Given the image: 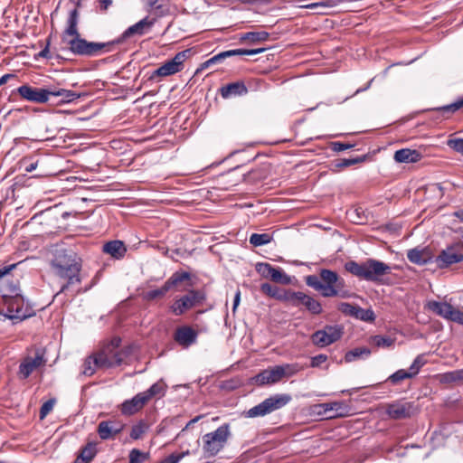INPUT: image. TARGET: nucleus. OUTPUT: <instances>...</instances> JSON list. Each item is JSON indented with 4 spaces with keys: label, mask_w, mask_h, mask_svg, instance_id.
<instances>
[{
    "label": "nucleus",
    "mask_w": 463,
    "mask_h": 463,
    "mask_svg": "<svg viewBox=\"0 0 463 463\" xmlns=\"http://www.w3.org/2000/svg\"><path fill=\"white\" fill-rule=\"evenodd\" d=\"M51 267L56 277L66 281L57 295L65 292L71 286L81 283V260L72 250H57L51 261Z\"/></svg>",
    "instance_id": "obj_1"
},
{
    "label": "nucleus",
    "mask_w": 463,
    "mask_h": 463,
    "mask_svg": "<svg viewBox=\"0 0 463 463\" xmlns=\"http://www.w3.org/2000/svg\"><path fill=\"white\" fill-rule=\"evenodd\" d=\"M306 283L325 298L340 297L348 298L349 293L345 289V283L343 278L331 269H322L319 277L309 275L306 278Z\"/></svg>",
    "instance_id": "obj_2"
},
{
    "label": "nucleus",
    "mask_w": 463,
    "mask_h": 463,
    "mask_svg": "<svg viewBox=\"0 0 463 463\" xmlns=\"http://www.w3.org/2000/svg\"><path fill=\"white\" fill-rule=\"evenodd\" d=\"M345 269L359 279L376 283L382 282V278L390 274L392 269L388 264L374 259H368L362 263L349 260L345 264Z\"/></svg>",
    "instance_id": "obj_3"
},
{
    "label": "nucleus",
    "mask_w": 463,
    "mask_h": 463,
    "mask_svg": "<svg viewBox=\"0 0 463 463\" xmlns=\"http://www.w3.org/2000/svg\"><path fill=\"white\" fill-rule=\"evenodd\" d=\"M230 437L231 429L229 423H224L214 431L204 434L203 436V452L209 457L217 455L225 447Z\"/></svg>",
    "instance_id": "obj_4"
},
{
    "label": "nucleus",
    "mask_w": 463,
    "mask_h": 463,
    "mask_svg": "<svg viewBox=\"0 0 463 463\" xmlns=\"http://www.w3.org/2000/svg\"><path fill=\"white\" fill-rule=\"evenodd\" d=\"M65 43L72 53L86 56H94L101 52H110L113 46V43L87 42L80 36L71 38Z\"/></svg>",
    "instance_id": "obj_5"
},
{
    "label": "nucleus",
    "mask_w": 463,
    "mask_h": 463,
    "mask_svg": "<svg viewBox=\"0 0 463 463\" xmlns=\"http://www.w3.org/2000/svg\"><path fill=\"white\" fill-rule=\"evenodd\" d=\"M291 401L289 394H275L245 411L248 418L262 417L286 406Z\"/></svg>",
    "instance_id": "obj_6"
},
{
    "label": "nucleus",
    "mask_w": 463,
    "mask_h": 463,
    "mask_svg": "<svg viewBox=\"0 0 463 463\" xmlns=\"http://www.w3.org/2000/svg\"><path fill=\"white\" fill-rule=\"evenodd\" d=\"M205 300L202 290H190L186 295L175 299L170 306V311L175 316H182L186 311L200 306Z\"/></svg>",
    "instance_id": "obj_7"
},
{
    "label": "nucleus",
    "mask_w": 463,
    "mask_h": 463,
    "mask_svg": "<svg viewBox=\"0 0 463 463\" xmlns=\"http://www.w3.org/2000/svg\"><path fill=\"white\" fill-rule=\"evenodd\" d=\"M342 335L343 327L341 326H326L323 329L312 334L311 340L315 345L326 347L339 340Z\"/></svg>",
    "instance_id": "obj_8"
},
{
    "label": "nucleus",
    "mask_w": 463,
    "mask_h": 463,
    "mask_svg": "<svg viewBox=\"0 0 463 463\" xmlns=\"http://www.w3.org/2000/svg\"><path fill=\"white\" fill-rule=\"evenodd\" d=\"M97 356L101 369H108L120 365L126 355L124 352L115 349L113 345H106L97 353Z\"/></svg>",
    "instance_id": "obj_9"
},
{
    "label": "nucleus",
    "mask_w": 463,
    "mask_h": 463,
    "mask_svg": "<svg viewBox=\"0 0 463 463\" xmlns=\"http://www.w3.org/2000/svg\"><path fill=\"white\" fill-rule=\"evenodd\" d=\"M288 305L295 307H300L303 306L307 310L314 315H318L322 312L321 304L314 298L301 291H291Z\"/></svg>",
    "instance_id": "obj_10"
},
{
    "label": "nucleus",
    "mask_w": 463,
    "mask_h": 463,
    "mask_svg": "<svg viewBox=\"0 0 463 463\" xmlns=\"http://www.w3.org/2000/svg\"><path fill=\"white\" fill-rule=\"evenodd\" d=\"M418 412L417 406L411 402L398 401L387 406L386 413L393 420L410 418Z\"/></svg>",
    "instance_id": "obj_11"
},
{
    "label": "nucleus",
    "mask_w": 463,
    "mask_h": 463,
    "mask_svg": "<svg viewBox=\"0 0 463 463\" xmlns=\"http://www.w3.org/2000/svg\"><path fill=\"white\" fill-rule=\"evenodd\" d=\"M16 91L24 99L34 103H46L50 99V89L34 88L24 84L17 88Z\"/></svg>",
    "instance_id": "obj_12"
},
{
    "label": "nucleus",
    "mask_w": 463,
    "mask_h": 463,
    "mask_svg": "<svg viewBox=\"0 0 463 463\" xmlns=\"http://www.w3.org/2000/svg\"><path fill=\"white\" fill-rule=\"evenodd\" d=\"M256 271L264 279H269L274 282L287 285L290 283V278L280 268H274L267 262H259L255 266Z\"/></svg>",
    "instance_id": "obj_13"
},
{
    "label": "nucleus",
    "mask_w": 463,
    "mask_h": 463,
    "mask_svg": "<svg viewBox=\"0 0 463 463\" xmlns=\"http://www.w3.org/2000/svg\"><path fill=\"white\" fill-rule=\"evenodd\" d=\"M463 260V244L457 243L443 250L436 259L439 268H445Z\"/></svg>",
    "instance_id": "obj_14"
},
{
    "label": "nucleus",
    "mask_w": 463,
    "mask_h": 463,
    "mask_svg": "<svg viewBox=\"0 0 463 463\" xmlns=\"http://www.w3.org/2000/svg\"><path fill=\"white\" fill-rule=\"evenodd\" d=\"M199 332L190 326L177 327L174 334V340L183 348L187 349L197 343Z\"/></svg>",
    "instance_id": "obj_15"
},
{
    "label": "nucleus",
    "mask_w": 463,
    "mask_h": 463,
    "mask_svg": "<svg viewBox=\"0 0 463 463\" xmlns=\"http://www.w3.org/2000/svg\"><path fill=\"white\" fill-rule=\"evenodd\" d=\"M44 364L45 360L42 354H37L34 357L27 356L20 364L18 374L20 378L26 379L33 371Z\"/></svg>",
    "instance_id": "obj_16"
},
{
    "label": "nucleus",
    "mask_w": 463,
    "mask_h": 463,
    "mask_svg": "<svg viewBox=\"0 0 463 463\" xmlns=\"http://www.w3.org/2000/svg\"><path fill=\"white\" fill-rule=\"evenodd\" d=\"M282 379L283 377L279 365L265 369L255 377L256 383L260 385L275 384Z\"/></svg>",
    "instance_id": "obj_17"
},
{
    "label": "nucleus",
    "mask_w": 463,
    "mask_h": 463,
    "mask_svg": "<svg viewBox=\"0 0 463 463\" xmlns=\"http://www.w3.org/2000/svg\"><path fill=\"white\" fill-rule=\"evenodd\" d=\"M147 403L142 392H138L133 398L126 400L121 404V412L124 415H133L139 411Z\"/></svg>",
    "instance_id": "obj_18"
},
{
    "label": "nucleus",
    "mask_w": 463,
    "mask_h": 463,
    "mask_svg": "<svg viewBox=\"0 0 463 463\" xmlns=\"http://www.w3.org/2000/svg\"><path fill=\"white\" fill-rule=\"evenodd\" d=\"M78 22L79 12L77 9H73L69 14V17L67 19V27L64 30L61 36V40L63 43L71 40V38L80 36L78 31Z\"/></svg>",
    "instance_id": "obj_19"
},
{
    "label": "nucleus",
    "mask_w": 463,
    "mask_h": 463,
    "mask_svg": "<svg viewBox=\"0 0 463 463\" xmlns=\"http://www.w3.org/2000/svg\"><path fill=\"white\" fill-rule=\"evenodd\" d=\"M260 290L267 296L273 298L277 300L288 304V299L291 295L290 289H281L276 286H272L269 283H263L260 286Z\"/></svg>",
    "instance_id": "obj_20"
},
{
    "label": "nucleus",
    "mask_w": 463,
    "mask_h": 463,
    "mask_svg": "<svg viewBox=\"0 0 463 463\" xmlns=\"http://www.w3.org/2000/svg\"><path fill=\"white\" fill-rule=\"evenodd\" d=\"M103 251L116 260H120L125 256L127 247L122 241L115 240L105 243Z\"/></svg>",
    "instance_id": "obj_21"
},
{
    "label": "nucleus",
    "mask_w": 463,
    "mask_h": 463,
    "mask_svg": "<svg viewBox=\"0 0 463 463\" xmlns=\"http://www.w3.org/2000/svg\"><path fill=\"white\" fill-rule=\"evenodd\" d=\"M421 154L415 149L402 148L394 153V160L398 163H416L421 159Z\"/></svg>",
    "instance_id": "obj_22"
},
{
    "label": "nucleus",
    "mask_w": 463,
    "mask_h": 463,
    "mask_svg": "<svg viewBox=\"0 0 463 463\" xmlns=\"http://www.w3.org/2000/svg\"><path fill=\"white\" fill-rule=\"evenodd\" d=\"M221 95L223 99L232 96H242L248 93V89L243 82L236 81L221 88Z\"/></svg>",
    "instance_id": "obj_23"
},
{
    "label": "nucleus",
    "mask_w": 463,
    "mask_h": 463,
    "mask_svg": "<svg viewBox=\"0 0 463 463\" xmlns=\"http://www.w3.org/2000/svg\"><path fill=\"white\" fill-rule=\"evenodd\" d=\"M154 24L153 21H149L147 17L140 20L135 24L129 26L122 34V38L126 39L132 35H143L146 31L150 29Z\"/></svg>",
    "instance_id": "obj_24"
},
{
    "label": "nucleus",
    "mask_w": 463,
    "mask_h": 463,
    "mask_svg": "<svg viewBox=\"0 0 463 463\" xmlns=\"http://www.w3.org/2000/svg\"><path fill=\"white\" fill-rule=\"evenodd\" d=\"M166 384L163 381H158L152 384L146 391L142 392L148 402L152 398H161L166 392Z\"/></svg>",
    "instance_id": "obj_25"
},
{
    "label": "nucleus",
    "mask_w": 463,
    "mask_h": 463,
    "mask_svg": "<svg viewBox=\"0 0 463 463\" xmlns=\"http://www.w3.org/2000/svg\"><path fill=\"white\" fill-rule=\"evenodd\" d=\"M51 93L50 97H58L60 98V103H70L73 100H76L80 97V94L76 93L75 91L65 90V89H50Z\"/></svg>",
    "instance_id": "obj_26"
},
{
    "label": "nucleus",
    "mask_w": 463,
    "mask_h": 463,
    "mask_svg": "<svg viewBox=\"0 0 463 463\" xmlns=\"http://www.w3.org/2000/svg\"><path fill=\"white\" fill-rule=\"evenodd\" d=\"M450 304L447 302H439V301H429L426 305V307L435 313L436 315L447 319L449 314V310L451 308Z\"/></svg>",
    "instance_id": "obj_27"
},
{
    "label": "nucleus",
    "mask_w": 463,
    "mask_h": 463,
    "mask_svg": "<svg viewBox=\"0 0 463 463\" xmlns=\"http://www.w3.org/2000/svg\"><path fill=\"white\" fill-rule=\"evenodd\" d=\"M407 258L411 263L417 265H424L428 262L430 255L426 250L414 248L408 250Z\"/></svg>",
    "instance_id": "obj_28"
},
{
    "label": "nucleus",
    "mask_w": 463,
    "mask_h": 463,
    "mask_svg": "<svg viewBox=\"0 0 463 463\" xmlns=\"http://www.w3.org/2000/svg\"><path fill=\"white\" fill-rule=\"evenodd\" d=\"M269 37V33L265 31L261 32H248L240 35V42L255 44L259 43L266 42Z\"/></svg>",
    "instance_id": "obj_29"
},
{
    "label": "nucleus",
    "mask_w": 463,
    "mask_h": 463,
    "mask_svg": "<svg viewBox=\"0 0 463 463\" xmlns=\"http://www.w3.org/2000/svg\"><path fill=\"white\" fill-rule=\"evenodd\" d=\"M179 72L178 70L168 61L155 70L148 77L150 80H156L158 77H166Z\"/></svg>",
    "instance_id": "obj_30"
},
{
    "label": "nucleus",
    "mask_w": 463,
    "mask_h": 463,
    "mask_svg": "<svg viewBox=\"0 0 463 463\" xmlns=\"http://www.w3.org/2000/svg\"><path fill=\"white\" fill-rule=\"evenodd\" d=\"M97 454L96 445L88 443L80 452L75 463H90Z\"/></svg>",
    "instance_id": "obj_31"
},
{
    "label": "nucleus",
    "mask_w": 463,
    "mask_h": 463,
    "mask_svg": "<svg viewBox=\"0 0 463 463\" xmlns=\"http://www.w3.org/2000/svg\"><path fill=\"white\" fill-rule=\"evenodd\" d=\"M99 364L97 354L89 356L83 364L82 373L87 376L93 375L97 369H101Z\"/></svg>",
    "instance_id": "obj_32"
},
{
    "label": "nucleus",
    "mask_w": 463,
    "mask_h": 463,
    "mask_svg": "<svg viewBox=\"0 0 463 463\" xmlns=\"http://www.w3.org/2000/svg\"><path fill=\"white\" fill-rule=\"evenodd\" d=\"M120 430L121 429H111V421H101L98 426V433L101 439H109Z\"/></svg>",
    "instance_id": "obj_33"
},
{
    "label": "nucleus",
    "mask_w": 463,
    "mask_h": 463,
    "mask_svg": "<svg viewBox=\"0 0 463 463\" xmlns=\"http://www.w3.org/2000/svg\"><path fill=\"white\" fill-rule=\"evenodd\" d=\"M371 354V350L367 347H357L348 351L345 354V361L346 363H351L355 361L356 359L363 356H369Z\"/></svg>",
    "instance_id": "obj_34"
},
{
    "label": "nucleus",
    "mask_w": 463,
    "mask_h": 463,
    "mask_svg": "<svg viewBox=\"0 0 463 463\" xmlns=\"http://www.w3.org/2000/svg\"><path fill=\"white\" fill-rule=\"evenodd\" d=\"M272 241V236L269 233H252L250 237V243L255 247L266 245Z\"/></svg>",
    "instance_id": "obj_35"
},
{
    "label": "nucleus",
    "mask_w": 463,
    "mask_h": 463,
    "mask_svg": "<svg viewBox=\"0 0 463 463\" xmlns=\"http://www.w3.org/2000/svg\"><path fill=\"white\" fill-rule=\"evenodd\" d=\"M412 377L413 376L410 373L409 370L407 371L404 369H400V370L396 371L395 373H393L392 374H391L387 378V381L392 383V384L396 385V384H399L401 382H402L406 379H411Z\"/></svg>",
    "instance_id": "obj_36"
},
{
    "label": "nucleus",
    "mask_w": 463,
    "mask_h": 463,
    "mask_svg": "<svg viewBox=\"0 0 463 463\" xmlns=\"http://www.w3.org/2000/svg\"><path fill=\"white\" fill-rule=\"evenodd\" d=\"M4 298H14L19 295V287L15 282H6L0 288Z\"/></svg>",
    "instance_id": "obj_37"
},
{
    "label": "nucleus",
    "mask_w": 463,
    "mask_h": 463,
    "mask_svg": "<svg viewBox=\"0 0 463 463\" xmlns=\"http://www.w3.org/2000/svg\"><path fill=\"white\" fill-rule=\"evenodd\" d=\"M266 51V48H258V49H235V50H229L225 51L226 57H232L235 55H254L259 54L261 52H264Z\"/></svg>",
    "instance_id": "obj_38"
},
{
    "label": "nucleus",
    "mask_w": 463,
    "mask_h": 463,
    "mask_svg": "<svg viewBox=\"0 0 463 463\" xmlns=\"http://www.w3.org/2000/svg\"><path fill=\"white\" fill-rule=\"evenodd\" d=\"M279 367L283 378H289L301 370V367L298 364H284L279 365Z\"/></svg>",
    "instance_id": "obj_39"
},
{
    "label": "nucleus",
    "mask_w": 463,
    "mask_h": 463,
    "mask_svg": "<svg viewBox=\"0 0 463 463\" xmlns=\"http://www.w3.org/2000/svg\"><path fill=\"white\" fill-rule=\"evenodd\" d=\"M371 342L377 347L388 348L394 344V339L387 335H377L372 337Z\"/></svg>",
    "instance_id": "obj_40"
},
{
    "label": "nucleus",
    "mask_w": 463,
    "mask_h": 463,
    "mask_svg": "<svg viewBox=\"0 0 463 463\" xmlns=\"http://www.w3.org/2000/svg\"><path fill=\"white\" fill-rule=\"evenodd\" d=\"M462 107H463V99H461L456 102H453L451 104L433 109V110H435L439 113H441L442 115L452 114V113H455L457 110H458Z\"/></svg>",
    "instance_id": "obj_41"
},
{
    "label": "nucleus",
    "mask_w": 463,
    "mask_h": 463,
    "mask_svg": "<svg viewBox=\"0 0 463 463\" xmlns=\"http://www.w3.org/2000/svg\"><path fill=\"white\" fill-rule=\"evenodd\" d=\"M189 54H190V50H184V51L179 52L169 61L176 68V70L181 71L184 68V62L185 61V60L187 59Z\"/></svg>",
    "instance_id": "obj_42"
},
{
    "label": "nucleus",
    "mask_w": 463,
    "mask_h": 463,
    "mask_svg": "<svg viewBox=\"0 0 463 463\" xmlns=\"http://www.w3.org/2000/svg\"><path fill=\"white\" fill-rule=\"evenodd\" d=\"M190 279V273L188 272H175L165 283L169 286V288L178 285L179 283Z\"/></svg>",
    "instance_id": "obj_43"
},
{
    "label": "nucleus",
    "mask_w": 463,
    "mask_h": 463,
    "mask_svg": "<svg viewBox=\"0 0 463 463\" xmlns=\"http://www.w3.org/2000/svg\"><path fill=\"white\" fill-rule=\"evenodd\" d=\"M426 362L427 361L424 357V354H419L414 359V361L412 362V364H411V366L409 368V371L412 374L413 377L419 373L420 370L426 364Z\"/></svg>",
    "instance_id": "obj_44"
},
{
    "label": "nucleus",
    "mask_w": 463,
    "mask_h": 463,
    "mask_svg": "<svg viewBox=\"0 0 463 463\" xmlns=\"http://www.w3.org/2000/svg\"><path fill=\"white\" fill-rule=\"evenodd\" d=\"M354 318L360 319L365 322H372L374 320V313L371 309H364L358 307Z\"/></svg>",
    "instance_id": "obj_45"
},
{
    "label": "nucleus",
    "mask_w": 463,
    "mask_h": 463,
    "mask_svg": "<svg viewBox=\"0 0 463 463\" xmlns=\"http://www.w3.org/2000/svg\"><path fill=\"white\" fill-rule=\"evenodd\" d=\"M170 290L169 286L166 283L163 285L160 288L153 289L146 292L145 298L147 300H152L156 298L164 297Z\"/></svg>",
    "instance_id": "obj_46"
},
{
    "label": "nucleus",
    "mask_w": 463,
    "mask_h": 463,
    "mask_svg": "<svg viewBox=\"0 0 463 463\" xmlns=\"http://www.w3.org/2000/svg\"><path fill=\"white\" fill-rule=\"evenodd\" d=\"M128 458H129L128 463H143L146 459L148 458V454L144 453L137 449H133L129 452Z\"/></svg>",
    "instance_id": "obj_47"
},
{
    "label": "nucleus",
    "mask_w": 463,
    "mask_h": 463,
    "mask_svg": "<svg viewBox=\"0 0 463 463\" xmlns=\"http://www.w3.org/2000/svg\"><path fill=\"white\" fill-rule=\"evenodd\" d=\"M364 161V156H358V157H354V158H345V159H341L338 162H336L335 167L345 168V167H348V166H351V165L358 164V163H362Z\"/></svg>",
    "instance_id": "obj_48"
},
{
    "label": "nucleus",
    "mask_w": 463,
    "mask_h": 463,
    "mask_svg": "<svg viewBox=\"0 0 463 463\" xmlns=\"http://www.w3.org/2000/svg\"><path fill=\"white\" fill-rule=\"evenodd\" d=\"M448 320L456 322L459 325H463V311L459 308L454 307L451 306L449 310V314L448 316Z\"/></svg>",
    "instance_id": "obj_49"
},
{
    "label": "nucleus",
    "mask_w": 463,
    "mask_h": 463,
    "mask_svg": "<svg viewBox=\"0 0 463 463\" xmlns=\"http://www.w3.org/2000/svg\"><path fill=\"white\" fill-rule=\"evenodd\" d=\"M445 382H463V369L452 371L443 375Z\"/></svg>",
    "instance_id": "obj_50"
},
{
    "label": "nucleus",
    "mask_w": 463,
    "mask_h": 463,
    "mask_svg": "<svg viewBox=\"0 0 463 463\" xmlns=\"http://www.w3.org/2000/svg\"><path fill=\"white\" fill-rule=\"evenodd\" d=\"M358 307L359 306H354L349 303L343 302L338 306V309L343 314L354 317Z\"/></svg>",
    "instance_id": "obj_51"
},
{
    "label": "nucleus",
    "mask_w": 463,
    "mask_h": 463,
    "mask_svg": "<svg viewBox=\"0 0 463 463\" xmlns=\"http://www.w3.org/2000/svg\"><path fill=\"white\" fill-rule=\"evenodd\" d=\"M146 431V425L143 422H139L132 427L130 431V437L133 439H139L142 438Z\"/></svg>",
    "instance_id": "obj_52"
},
{
    "label": "nucleus",
    "mask_w": 463,
    "mask_h": 463,
    "mask_svg": "<svg viewBox=\"0 0 463 463\" xmlns=\"http://www.w3.org/2000/svg\"><path fill=\"white\" fill-rule=\"evenodd\" d=\"M225 58H227L225 52H222L213 56L209 60L205 61L203 63H202L201 69H206V68L210 67L213 64L221 62Z\"/></svg>",
    "instance_id": "obj_53"
},
{
    "label": "nucleus",
    "mask_w": 463,
    "mask_h": 463,
    "mask_svg": "<svg viewBox=\"0 0 463 463\" xmlns=\"http://www.w3.org/2000/svg\"><path fill=\"white\" fill-rule=\"evenodd\" d=\"M55 400L50 399L46 401L40 409V418L44 419L53 409Z\"/></svg>",
    "instance_id": "obj_54"
},
{
    "label": "nucleus",
    "mask_w": 463,
    "mask_h": 463,
    "mask_svg": "<svg viewBox=\"0 0 463 463\" xmlns=\"http://www.w3.org/2000/svg\"><path fill=\"white\" fill-rule=\"evenodd\" d=\"M447 144L451 149L463 156V138L449 139Z\"/></svg>",
    "instance_id": "obj_55"
},
{
    "label": "nucleus",
    "mask_w": 463,
    "mask_h": 463,
    "mask_svg": "<svg viewBox=\"0 0 463 463\" xmlns=\"http://www.w3.org/2000/svg\"><path fill=\"white\" fill-rule=\"evenodd\" d=\"M335 5V1L326 0V1L316 2V3L305 5H303V7L309 8V9H315L317 7H333Z\"/></svg>",
    "instance_id": "obj_56"
},
{
    "label": "nucleus",
    "mask_w": 463,
    "mask_h": 463,
    "mask_svg": "<svg viewBox=\"0 0 463 463\" xmlns=\"http://www.w3.org/2000/svg\"><path fill=\"white\" fill-rule=\"evenodd\" d=\"M189 451L183 452L180 454H171L167 456L165 458H164L159 463H178L184 456L188 455Z\"/></svg>",
    "instance_id": "obj_57"
},
{
    "label": "nucleus",
    "mask_w": 463,
    "mask_h": 463,
    "mask_svg": "<svg viewBox=\"0 0 463 463\" xmlns=\"http://www.w3.org/2000/svg\"><path fill=\"white\" fill-rule=\"evenodd\" d=\"M331 147L335 152H341L354 147V144L343 143V142H333Z\"/></svg>",
    "instance_id": "obj_58"
},
{
    "label": "nucleus",
    "mask_w": 463,
    "mask_h": 463,
    "mask_svg": "<svg viewBox=\"0 0 463 463\" xmlns=\"http://www.w3.org/2000/svg\"><path fill=\"white\" fill-rule=\"evenodd\" d=\"M327 360L326 354H318L311 358L310 366L318 367Z\"/></svg>",
    "instance_id": "obj_59"
},
{
    "label": "nucleus",
    "mask_w": 463,
    "mask_h": 463,
    "mask_svg": "<svg viewBox=\"0 0 463 463\" xmlns=\"http://www.w3.org/2000/svg\"><path fill=\"white\" fill-rule=\"evenodd\" d=\"M320 407H322L324 409V411L326 412V411H337L338 409H340L342 407V403L341 402H329V403H322V404H319Z\"/></svg>",
    "instance_id": "obj_60"
},
{
    "label": "nucleus",
    "mask_w": 463,
    "mask_h": 463,
    "mask_svg": "<svg viewBox=\"0 0 463 463\" xmlns=\"http://www.w3.org/2000/svg\"><path fill=\"white\" fill-rule=\"evenodd\" d=\"M17 264H11L0 269V280L10 274L16 268Z\"/></svg>",
    "instance_id": "obj_61"
},
{
    "label": "nucleus",
    "mask_w": 463,
    "mask_h": 463,
    "mask_svg": "<svg viewBox=\"0 0 463 463\" xmlns=\"http://www.w3.org/2000/svg\"><path fill=\"white\" fill-rule=\"evenodd\" d=\"M350 218L354 219L355 222H362L363 217L360 216L359 209H354L349 212Z\"/></svg>",
    "instance_id": "obj_62"
},
{
    "label": "nucleus",
    "mask_w": 463,
    "mask_h": 463,
    "mask_svg": "<svg viewBox=\"0 0 463 463\" xmlns=\"http://www.w3.org/2000/svg\"><path fill=\"white\" fill-rule=\"evenodd\" d=\"M240 301H241V291L237 290L236 293H235V296H234V299H233V307H232V311L233 312H235L237 307L240 304Z\"/></svg>",
    "instance_id": "obj_63"
},
{
    "label": "nucleus",
    "mask_w": 463,
    "mask_h": 463,
    "mask_svg": "<svg viewBox=\"0 0 463 463\" xmlns=\"http://www.w3.org/2000/svg\"><path fill=\"white\" fill-rule=\"evenodd\" d=\"M50 42L48 41L46 46L39 52V56L42 58H50V51H49Z\"/></svg>",
    "instance_id": "obj_64"
}]
</instances>
